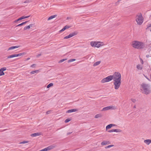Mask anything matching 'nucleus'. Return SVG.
<instances>
[{"label": "nucleus", "mask_w": 151, "mask_h": 151, "mask_svg": "<svg viewBox=\"0 0 151 151\" xmlns=\"http://www.w3.org/2000/svg\"><path fill=\"white\" fill-rule=\"evenodd\" d=\"M121 75L120 73L117 72L113 80V84L115 89H118L120 87L121 83Z\"/></svg>", "instance_id": "obj_1"}, {"label": "nucleus", "mask_w": 151, "mask_h": 151, "mask_svg": "<svg viewBox=\"0 0 151 151\" xmlns=\"http://www.w3.org/2000/svg\"><path fill=\"white\" fill-rule=\"evenodd\" d=\"M131 45L133 48L137 49H143L145 47V44L144 42L137 40L132 41Z\"/></svg>", "instance_id": "obj_2"}, {"label": "nucleus", "mask_w": 151, "mask_h": 151, "mask_svg": "<svg viewBox=\"0 0 151 151\" xmlns=\"http://www.w3.org/2000/svg\"><path fill=\"white\" fill-rule=\"evenodd\" d=\"M141 89L142 91V93L146 94H148L150 92V86L148 84H142Z\"/></svg>", "instance_id": "obj_3"}, {"label": "nucleus", "mask_w": 151, "mask_h": 151, "mask_svg": "<svg viewBox=\"0 0 151 151\" xmlns=\"http://www.w3.org/2000/svg\"><path fill=\"white\" fill-rule=\"evenodd\" d=\"M117 72H115L112 75H110L107 77L103 79L101 81V82L102 83L109 82L112 79L114 80V77H115Z\"/></svg>", "instance_id": "obj_4"}, {"label": "nucleus", "mask_w": 151, "mask_h": 151, "mask_svg": "<svg viewBox=\"0 0 151 151\" xmlns=\"http://www.w3.org/2000/svg\"><path fill=\"white\" fill-rule=\"evenodd\" d=\"M91 46L93 47L99 48L103 45V43L100 42H90Z\"/></svg>", "instance_id": "obj_5"}, {"label": "nucleus", "mask_w": 151, "mask_h": 151, "mask_svg": "<svg viewBox=\"0 0 151 151\" xmlns=\"http://www.w3.org/2000/svg\"><path fill=\"white\" fill-rule=\"evenodd\" d=\"M136 21L137 24L139 25H141L142 24L143 21V18L141 14L137 17Z\"/></svg>", "instance_id": "obj_6"}, {"label": "nucleus", "mask_w": 151, "mask_h": 151, "mask_svg": "<svg viewBox=\"0 0 151 151\" xmlns=\"http://www.w3.org/2000/svg\"><path fill=\"white\" fill-rule=\"evenodd\" d=\"M26 53L25 52H23L22 53H20L17 54H14L9 55L7 57L8 58H13L15 57H17L18 56H21L22 55H23Z\"/></svg>", "instance_id": "obj_7"}, {"label": "nucleus", "mask_w": 151, "mask_h": 151, "mask_svg": "<svg viewBox=\"0 0 151 151\" xmlns=\"http://www.w3.org/2000/svg\"><path fill=\"white\" fill-rule=\"evenodd\" d=\"M116 108V107L115 106H110L104 108L102 109L103 111H106L109 109L113 110Z\"/></svg>", "instance_id": "obj_8"}, {"label": "nucleus", "mask_w": 151, "mask_h": 151, "mask_svg": "<svg viewBox=\"0 0 151 151\" xmlns=\"http://www.w3.org/2000/svg\"><path fill=\"white\" fill-rule=\"evenodd\" d=\"M138 70H141L142 69L143 66L142 65L138 64L136 66Z\"/></svg>", "instance_id": "obj_9"}, {"label": "nucleus", "mask_w": 151, "mask_h": 151, "mask_svg": "<svg viewBox=\"0 0 151 151\" xmlns=\"http://www.w3.org/2000/svg\"><path fill=\"white\" fill-rule=\"evenodd\" d=\"M78 111V109H71L70 110H69L67 111V113H70L74 112H76L77 111Z\"/></svg>", "instance_id": "obj_10"}, {"label": "nucleus", "mask_w": 151, "mask_h": 151, "mask_svg": "<svg viewBox=\"0 0 151 151\" xmlns=\"http://www.w3.org/2000/svg\"><path fill=\"white\" fill-rule=\"evenodd\" d=\"M144 142L147 145H149L150 143H151V139H147L145 140L144 141Z\"/></svg>", "instance_id": "obj_11"}, {"label": "nucleus", "mask_w": 151, "mask_h": 151, "mask_svg": "<svg viewBox=\"0 0 151 151\" xmlns=\"http://www.w3.org/2000/svg\"><path fill=\"white\" fill-rule=\"evenodd\" d=\"M110 144V142L109 141H103L101 143V145H106Z\"/></svg>", "instance_id": "obj_12"}, {"label": "nucleus", "mask_w": 151, "mask_h": 151, "mask_svg": "<svg viewBox=\"0 0 151 151\" xmlns=\"http://www.w3.org/2000/svg\"><path fill=\"white\" fill-rule=\"evenodd\" d=\"M19 47V46H12V47H9L8 48V51L10 50H13V49H14L15 48H17Z\"/></svg>", "instance_id": "obj_13"}, {"label": "nucleus", "mask_w": 151, "mask_h": 151, "mask_svg": "<svg viewBox=\"0 0 151 151\" xmlns=\"http://www.w3.org/2000/svg\"><path fill=\"white\" fill-rule=\"evenodd\" d=\"M115 126V124H111L107 125L106 127V130L110 128L111 127L114 126Z\"/></svg>", "instance_id": "obj_14"}, {"label": "nucleus", "mask_w": 151, "mask_h": 151, "mask_svg": "<svg viewBox=\"0 0 151 151\" xmlns=\"http://www.w3.org/2000/svg\"><path fill=\"white\" fill-rule=\"evenodd\" d=\"M76 35V34L74 32L70 33L67 36V39L70 38L73 36Z\"/></svg>", "instance_id": "obj_15"}, {"label": "nucleus", "mask_w": 151, "mask_h": 151, "mask_svg": "<svg viewBox=\"0 0 151 151\" xmlns=\"http://www.w3.org/2000/svg\"><path fill=\"white\" fill-rule=\"evenodd\" d=\"M102 116V115L101 114H98L96 115L94 117L95 118H99L101 117Z\"/></svg>", "instance_id": "obj_16"}, {"label": "nucleus", "mask_w": 151, "mask_h": 151, "mask_svg": "<svg viewBox=\"0 0 151 151\" xmlns=\"http://www.w3.org/2000/svg\"><path fill=\"white\" fill-rule=\"evenodd\" d=\"M41 134L40 133H36L31 134V136L32 137H36L37 136H39Z\"/></svg>", "instance_id": "obj_17"}, {"label": "nucleus", "mask_w": 151, "mask_h": 151, "mask_svg": "<svg viewBox=\"0 0 151 151\" xmlns=\"http://www.w3.org/2000/svg\"><path fill=\"white\" fill-rule=\"evenodd\" d=\"M56 16V15H55L52 16H51L48 19H47V20H50V19H51L54 18H55Z\"/></svg>", "instance_id": "obj_18"}, {"label": "nucleus", "mask_w": 151, "mask_h": 151, "mask_svg": "<svg viewBox=\"0 0 151 151\" xmlns=\"http://www.w3.org/2000/svg\"><path fill=\"white\" fill-rule=\"evenodd\" d=\"M100 63H101L100 61H99L96 62L94 63L93 65L94 66H95L97 65H99V64H100Z\"/></svg>", "instance_id": "obj_19"}, {"label": "nucleus", "mask_w": 151, "mask_h": 151, "mask_svg": "<svg viewBox=\"0 0 151 151\" xmlns=\"http://www.w3.org/2000/svg\"><path fill=\"white\" fill-rule=\"evenodd\" d=\"M27 22H28L27 21H26V22H23L22 23L19 24L18 25H17V27L21 26H22V25H23V24L26 23Z\"/></svg>", "instance_id": "obj_20"}, {"label": "nucleus", "mask_w": 151, "mask_h": 151, "mask_svg": "<svg viewBox=\"0 0 151 151\" xmlns=\"http://www.w3.org/2000/svg\"><path fill=\"white\" fill-rule=\"evenodd\" d=\"M39 71L38 70H37L34 71H31L30 73L32 74H34L35 73H37L39 72Z\"/></svg>", "instance_id": "obj_21"}, {"label": "nucleus", "mask_w": 151, "mask_h": 151, "mask_svg": "<svg viewBox=\"0 0 151 151\" xmlns=\"http://www.w3.org/2000/svg\"><path fill=\"white\" fill-rule=\"evenodd\" d=\"M122 131L120 129H114V132H121Z\"/></svg>", "instance_id": "obj_22"}, {"label": "nucleus", "mask_w": 151, "mask_h": 151, "mask_svg": "<svg viewBox=\"0 0 151 151\" xmlns=\"http://www.w3.org/2000/svg\"><path fill=\"white\" fill-rule=\"evenodd\" d=\"M4 75V73L3 71L0 69V76Z\"/></svg>", "instance_id": "obj_23"}, {"label": "nucleus", "mask_w": 151, "mask_h": 151, "mask_svg": "<svg viewBox=\"0 0 151 151\" xmlns=\"http://www.w3.org/2000/svg\"><path fill=\"white\" fill-rule=\"evenodd\" d=\"M53 85V84L52 83H50L47 86V88H49L51 86H52Z\"/></svg>", "instance_id": "obj_24"}, {"label": "nucleus", "mask_w": 151, "mask_h": 151, "mask_svg": "<svg viewBox=\"0 0 151 151\" xmlns=\"http://www.w3.org/2000/svg\"><path fill=\"white\" fill-rule=\"evenodd\" d=\"M30 28V26H29V25H28L25 27L24 29V30H25L27 29H29Z\"/></svg>", "instance_id": "obj_25"}, {"label": "nucleus", "mask_w": 151, "mask_h": 151, "mask_svg": "<svg viewBox=\"0 0 151 151\" xmlns=\"http://www.w3.org/2000/svg\"><path fill=\"white\" fill-rule=\"evenodd\" d=\"M66 29V26H65L61 30L59 31V32H61L62 31H64Z\"/></svg>", "instance_id": "obj_26"}, {"label": "nucleus", "mask_w": 151, "mask_h": 151, "mask_svg": "<svg viewBox=\"0 0 151 151\" xmlns=\"http://www.w3.org/2000/svg\"><path fill=\"white\" fill-rule=\"evenodd\" d=\"M114 146V145H108L105 147V148L106 149L107 148H109L111 147H113Z\"/></svg>", "instance_id": "obj_27"}, {"label": "nucleus", "mask_w": 151, "mask_h": 151, "mask_svg": "<svg viewBox=\"0 0 151 151\" xmlns=\"http://www.w3.org/2000/svg\"><path fill=\"white\" fill-rule=\"evenodd\" d=\"M75 60H76V59H70V60H69L68 61V63L71 62H73L74 61H75Z\"/></svg>", "instance_id": "obj_28"}, {"label": "nucleus", "mask_w": 151, "mask_h": 151, "mask_svg": "<svg viewBox=\"0 0 151 151\" xmlns=\"http://www.w3.org/2000/svg\"><path fill=\"white\" fill-rule=\"evenodd\" d=\"M66 60V59H62V60H60L59 62H58V63H62L65 60Z\"/></svg>", "instance_id": "obj_29"}, {"label": "nucleus", "mask_w": 151, "mask_h": 151, "mask_svg": "<svg viewBox=\"0 0 151 151\" xmlns=\"http://www.w3.org/2000/svg\"><path fill=\"white\" fill-rule=\"evenodd\" d=\"M131 100L132 101V103H135L136 102V100L135 99H131Z\"/></svg>", "instance_id": "obj_30"}, {"label": "nucleus", "mask_w": 151, "mask_h": 151, "mask_svg": "<svg viewBox=\"0 0 151 151\" xmlns=\"http://www.w3.org/2000/svg\"><path fill=\"white\" fill-rule=\"evenodd\" d=\"M0 69L3 71L6 70V67H3V68H1Z\"/></svg>", "instance_id": "obj_31"}, {"label": "nucleus", "mask_w": 151, "mask_h": 151, "mask_svg": "<svg viewBox=\"0 0 151 151\" xmlns=\"http://www.w3.org/2000/svg\"><path fill=\"white\" fill-rule=\"evenodd\" d=\"M28 142L27 141H24L20 143V144H25L28 143Z\"/></svg>", "instance_id": "obj_32"}, {"label": "nucleus", "mask_w": 151, "mask_h": 151, "mask_svg": "<svg viewBox=\"0 0 151 151\" xmlns=\"http://www.w3.org/2000/svg\"><path fill=\"white\" fill-rule=\"evenodd\" d=\"M24 19V17L23 16H22V17L19 18L18 19V20H19H19H21L23 19Z\"/></svg>", "instance_id": "obj_33"}, {"label": "nucleus", "mask_w": 151, "mask_h": 151, "mask_svg": "<svg viewBox=\"0 0 151 151\" xmlns=\"http://www.w3.org/2000/svg\"><path fill=\"white\" fill-rule=\"evenodd\" d=\"M108 132H114V129H111V130H110L109 131H108Z\"/></svg>", "instance_id": "obj_34"}, {"label": "nucleus", "mask_w": 151, "mask_h": 151, "mask_svg": "<svg viewBox=\"0 0 151 151\" xmlns=\"http://www.w3.org/2000/svg\"><path fill=\"white\" fill-rule=\"evenodd\" d=\"M71 120V118L67 119V123L68 122Z\"/></svg>", "instance_id": "obj_35"}, {"label": "nucleus", "mask_w": 151, "mask_h": 151, "mask_svg": "<svg viewBox=\"0 0 151 151\" xmlns=\"http://www.w3.org/2000/svg\"><path fill=\"white\" fill-rule=\"evenodd\" d=\"M35 65H36L35 64H32L30 66V67H32V68H34L35 67Z\"/></svg>", "instance_id": "obj_36"}, {"label": "nucleus", "mask_w": 151, "mask_h": 151, "mask_svg": "<svg viewBox=\"0 0 151 151\" xmlns=\"http://www.w3.org/2000/svg\"><path fill=\"white\" fill-rule=\"evenodd\" d=\"M140 60L141 61V63L142 64V65H143V63H144L142 59H140Z\"/></svg>", "instance_id": "obj_37"}, {"label": "nucleus", "mask_w": 151, "mask_h": 151, "mask_svg": "<svg viewBox=\"0 0 151 151\" xmlns=\"http://www.w3.org/2000/svg\"><path fill=\"white\" fill-rule=\"evenodd\" d=\"M29 2H30V1H29V0H27L24 2V3H29Z\"/></svg>", "instance_id": "obj_38"}, {"label": "nucleus", "mask_w": 151, "mask_h": 151, "mask_svg": "<svg viewBox=\"0 0 151 151\" xmlns=\"http://www.w3.org/2000/svg\"><path fill=\"white\" fill-rule=\"evenodd\" d=\"M30 16V15H29V16H23L24 17V19H25V18H28V17H29Z\"/></svg>", "instance_id": "obj_39"}, {"label": "nucleus", "mask_w": 151, "mask_h": 151, "mask_svg": "<svg viewBox=\"0 0 151 151\" xmlns=\"http://www.w3.org/2000/svg\"><path fill=\"white\" fill-rule=\"evenodd\" d=\"M33 25H34V24H29V26H30V28L31 27H32V26H33Z\"/></svg>", "instance_id": "obj_40"}, {"label": "nucleus", "mask_w": 151, "mask_h": 151, "mask_svg": "<svg viewBox=\"0 0 151 151\" xmlns=\"http://www.w3.org/2000/svg\"><path fill=\"white\" fill-rule=\"evenodd\" d=\"M71 25H70V26H68L67 25V27H66V28H67V29H68V28H70V27H71Z\"/></svg>", "instance_id": "obj_41"}, {"label": "nucleus", "mask_w": 151, "mask_h": 151, "mask_svg": "<svg viewBox=\"0 0 151 151\" xmlns=\"http://www.w3.org/2000/svg\"><path fill=\"white\" fill-rule=\"evenodd\" d=\"M66 19H67V20H68V19H70V20H71V19L70 17H67Z\"/></svg>", "instance_id": "obj_42"}, {"label": "nucleus", "mask_w": 151, "mask_h": 151, "mask_svg": "<svg viewBox=\"0 0 151 151\" xmlns=\"http://www.w3.org/2000/svg\"><path fill=\"white\" fill-rule=\"evenodd\" d=\"M50 111H47V112H46V114H48L49 113H50Z\"/></svg>", "instance_id": "obj_43"}, {"label": "nucleus", "mask_w": 151, "mask_h": 151, "mask_svg": "<svg viewBox=\"0 0 151 151\" xmlns=\"http://www.w3.org/2000/svg\"><path fill=\"white\" fill-rule=\"evenodd\" d=\"M19 21V20H18V19H17L16 20H15V21H14V22L15 23H16V22H17L18 21Z\"/></svg>", "instance_id": "obj_44"}, {"label": "nucleus", "mask_w": 151, "mask_h": 151, "mask_svg": "<svg viewBox=\"0 0 151 151\" xmlns=\"http://www.w3.org/2000/svg\"><path fill=\"white\" fill-rule=\"evenodd\" d=\"M41 54H38V55L37 56V57H38L39 56H41Z\"/></svg>", "instance_id": "obj_45"}, {"label": "nucleus", "mask_w": 151, "mask_h": 151, "mask_svg": "<svg viewBox=\"0 0 151 151\" xmlns=\"http://www.w3.org/2000/svg\"><path fill=\"white\" fill-rule=\"evenodd\" d=\"M146 57L147 58H148L150 57V55H147Z\"/></svg>", "instance_id": "obj_46"}, {"label": "nucleus", "mask_w": 151, "mask_h": 151, "mask_svg": "<svg viewBox=\"0 0 151 151\" xmlns=\"http://www.w3.org/2000/svg\"><path fill=\"white\" fill-rule=\"evenodd\" d=\"M72 133V132L68 133H67V134H68V135L70 134H71Z\"/></svg>", "instance_id": "obj_47"}, {"label": "nucleus", "mask_w": 151, "mask_h": 151, "mask_svg": "<svg viewBox=\"0 0 151 151\" xmlns=\"http://www.w3.org/2000/svg\"><path fill=\"white\" fill-rule=\"evenodd\" d=\"M29 59H30V58H27L26 59V60H29Z\"/></svg>", "instance_id": "obj_48"}, {"label": "nucleus", "mask_w": 151, "mask_h": 151, "mask_svg": "<svg viewBox=\"0 0 151 151\" xmlns=\"http://www.w3.org/2000/svg\"><path fill=\"white\" fill-rule=\"evenodd\" d=\"M145 77H146V78L148 80H150V79H149L148 78H147V77L145 76Z\"/></svg>", "instance_id": "obj_49"}, {"label": "nucleus", "mask_w": 151, "mask_h": 151, "mask_svg": "<svg viewBox=\"0 0 151 151\" xmlns=\"http://www.w3.org/2000/svg\"><path fill=\"white\" fill-rule=\"evenodd\" d=\"M136 106L135 105H134V108H136Z\"/></svg>", "instance_id": "obj_50"}, {"label": "nucleus", "mask_w": 151, "mask_h": 151, "mask_svg": "<svg viewBox=\"0 0 151 151\" xmlns=\"http://www.w3.org/2000/svg\"><path fill=\"white\" fill-rule=\"evenodd\" d=\"M64 39H66V37H64Z\"/></svg>", "instance_id": "obj_51"}, {"label": "nucleus", "mask_w": 151, "mask_h": 151, "mask_svg": "<svg viewBox=\"0 0 151 151\" xmlns=\"http://www.w3.org/2000/svg\"><path fill=\"white\" fill-rule=\"evenodd\" d=\"M65 122H66V120H65Z\"/></svg>", "instance_id": "obj_52"}, {"label": "nucleus", "mask_w": 151, "mask_h": 151, "mask_svg": "<svg viewBox=\"0 0 151 151\" xmlns=\"http://www.w3.org/2000/svg\"><path fill=\"white\" fill-rule=\"evenodd\" d=\"M150 123H151V121Z\"/></svg>", "instance_id": "obj_53"}]
</instances>
